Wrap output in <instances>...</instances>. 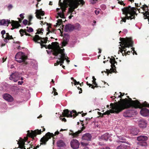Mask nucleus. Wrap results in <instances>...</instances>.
Wrapping results in <instances>:
<instances>
[{
	"label": "nucleus",
	"mask_w": 149,
	"mask_h": 149,
	"mask_svg": "<svg viewBox=\"0 0 149 149\" xmlns=\"http://www.w3.org/2000/svg\"><path fill=\"white\" fill-rule=\"evenodd\" d=\"M127 97L129 98L130 102H129L126 98L124 99H120L121 102H117L121 109H123V110H124L126 108L131 107H133L135 109L141 108L143 107H149V104H148L146 101L142 103H141L137 100H132L131 98H129V96H127Z\"/></svg>",
	"instance_id": "nucleus-1"
},
{
	"label": "nucleus",
	"mask_w": 149,
	"mask_h": 149,
	"mask_svg": "<svg viewBox=\"0 0 149 149\" xmlns=\"http://www.w3.org/2000/svg\"><path fill=\"white\" fill-rule=\"evenodd\" d=\"M135 8L134 7H131L130 6H129L128 7H125L122 9V11L123 13L125 15V18L123 19V17L121 18L122 19L121 22L123 21L124 22H126V19H134L135 18Z\"/></svg>",
	"instance_id": "nucleus-2"
},
{
	"label": "nucleus",
	"mask_w": 149,
	"mask_h": 149,
	"mask_svg": "<svg viewBox=\"0 0 149 149\" xmlns=\"http://www.w3.org/2000/svg\"><path fill=\"white\" fill-rule=\"evenodd\" d=\"M111 109L108 110L104 113V115H109L110 113H118L121 112L123 109H121L117 102L115 103H111L110 104Z\"/></svg>",
	"instance_id": "nucleus-3"
},
{
	"label": "nucleus",
	"mask_w": 149,
	"mask_h": 149,
	"mask_svg": "<svg viewBox=\"0 0 149 149\" xmlns=\"http://www.w3.org/2000/svg\"><path fill=\"white\" fill-rule=\"evenodd\" d=\"M64 49H63L61 50H60V51L58 52V53L56 55L59 61H57L56 63H54V65H57L60 63V66H62V64L64 63V61L67 58H68L67 55L64 52Z\"/></svg>",
	"instance_id": "nucleus-4"
},
{
	"label": "nucleus",
	"mask_w": 149,
	"mask_h": 149,
	"mask_svg": "<svg viewBox=\"0 0 149 149\" xmlns=\"http://www.w3.org/2000/svg\"><path fill=\"white\" fill-rule=\"evenodd\" d=\"M148 137L145 135H141L137 137L136 140L138 142H136L138 147H146L148 146L146 141Z\"/></svg>",
	"instance_id": "nucleus-5"
},
{
	"label": "nucleus",
	"mask_w": 149,
	"mask_h": 149,
	"mask_svg": "<svg viewBox=\"0 0 149 149\" xmlns=\"http://www.w3.org/2000/svg\"><path fill=\"white\" fill-rule=\"evenodd\" d=\"M15 58L19 63L23 62L22 64L23 66H25L27 64V62L25 61L27 57L22 52H18L15 56Z\"/></svg>",
	"instance_id": "nucleus-6"
},
{
	"label": "nucleus",
	"mask_w": 149,
	"mask_h": 149,
	"mask_svg": "<svg viewBox=\"0 0 149 149\" xmlns=\"http://www.w3.org/2000/svg\"><path fill=\"white\" fill-rule=\"evenodd\" d=\"M120 40L123 43L122 45H124L122 48L124 49V52H125L126 51V48L129 47L130 46L131 47L133 46V42L131 38H120Z\"/></svg>",
	"instance_id": "nucleus-7"
},
{
	"label": "nucleus",
	"mask_w": 149,
	"mask_h": 149,
	"mask_svg": "<svg viewBox=\"0 0 149 149\" xmlns=\"http://www.w3.org/2000/svg\"><path fill=\"white\" fill-rule=\"evenodd\" d=\"M47 37L42 38L40 37L38 35H36L33 38V40L36 43H39L41 46V48L43 47H46V45H44V44H46L47 41Z\"/></svg>",
	"instance_id": "nucleus-8"
},
{
	"label": "nucleus",
	"mask_w": 149,
	"mask_h": 149,
	"mask_svg": "<svg viewBox=\"0 0 149 149\" xmlns=\"http://www.w3.org/2000/svg\"><path fill=\"white\" fill-rule=\"evenodd\" d=\"M70 1L72 2V6L73 8V9H75L77 8L80 4H81L82 6L85 4V2L84 0H64L63 2L65 5L68 4V3Z\"/></svg>",
	"instance_id": "nucleus-9"
},
{
	"label": "nucleus",
	"mask_w": 149,
	"mask_h": 149,
	"mask_svg": "<svg viewBox=\"0 0 149 149\" xmlns=\"http://www.w3.org/2000/svg\"><path fill=\"white\" fill-rule=\"evenodd\" d=\"M48 46L49 48L52 49L53 50V54L54 55L57 54L60 50L62 49L59 48L58 43L57 42H52L51 45L49 44Z\"/></svg>",
	"instance_id": "nucleus-10"
},
{
	"label": "nucleus",
	"mask_w": 149,
	"mask_h": 149,
	"mask_svg": "<svg viewBox=\"0 0 149 149\" xmlns=\"http://www.w3.org/2000/svg\"><path fill=\"white\" fill-rule=\"evenodd\" d=\"M77 112L74 110H72L70 112L68 109H66L63 110V112L62 113V115L63 117H72L73 116L74 118L77 115Z\"/></svg>",
	"instance_id": "nucleus-11"
},
{
	"label": "nucleus",
	"mask_w": 149,
	"mask_h": 149,
	"mask_svg": "<svg viewBox=\"0 0 149 149\" xmlns=\"http://www.w3.org/2000/svg\"><path fill=\"white\" fill-rule=\"evenodd\" d=\"M54 136H55V135L52 133L48 132L46 134L45 136H44L40 139V141L41 142L40 143V144H44L45 145L46 142L48 140L50 139L51 137H53Z\"/></svg>",
	"instance_id": "nucleus-12"
},
{
	"label": "nucleus",
	"mask_w": 149,
	"mask_h": 149,
	"mask_svg": "<svg viewBox=\"0 0 149 149\" xmlns=\"http://www.w3.org/2000/svg\"><path fill=\"white\" fill-rule=\"evenodd\" d=\"M21 74L19 72H17L12 73L9 77L10 80L13 81L15 82H16L19 79Z\"/></svg>",
	"instance_id": "nucleus-13"
},
{
	"label": "nucleus",
	"mask_w": 149,
	"mask_h": 149,
	"mask_svg": "<svg viewBox=\"0 0 149 149\" xmlns=\"http://www.w3.org/2000/svg\"><path fill=\"white\" fill-rule=\"evenodd\" d=\"M42 129V131H41V130H37L34 131H32L31 132H30L29 131H28L29 136L32 137L36 136L37 134H40L42 132H43L45 131V128L43 127Z\"/></svg>",
	"instance_id": "nucleus-14"
},
{
	"label": "nucleus",
	"mask_w": 149,
	"mask_h": 149,
	"mask_svg": "<svg viewBox=\"0 0 149 149\" xmlns=\"http://www.w3.org/2000/svg\"><path fill=\"white\" fill-rule=\"evenodd\" d=\"M82 125L83 126V127H82L81 129L80 130H78L75 133L73 132V131L70 130V131L72 133H70V135L72 136H73V137H77L79 136L80 134L82 133L83 131L85 129V127L84 126V124Z\"/></svg>",
	"instance_id": "nucleus-15"
},
{
	"label": "nucleus",
	"mask_w": 149,
	"mask_h": 149,
	"mask_svg": "<svg viewBox=\"0 0 149 149\" xmlns=\"http://www.w3.org/2000/svg\"><path fill=\"white\" fill-rule=\"evenodd\" d=\"M71 147L73 149H77L80 145L79 142L76 139H73L70 142Z\"/></svg>",
	"instance_id": "nucleus-16"
},
{
	"label": "nucleus",
	"mask_w": 149,
	"mask_h": 149,
	"mask_svg": "<svg viewBox=\"0 0 149 149\" xmlns=\"http://www.w3.org/2000/svg\"><path fill=\"white\" fill-rule=\"evenodd\" d=\"M135 113V111L134 110H127L124 113L123 116L124 117L126 118L131 117Z\"/></svg>",
	"instance_id": "nucleus-17"
},
{
	"label": "nucleus",
	"mask_w": 149,
	"mask_h": 149,
	"mask_svg": "<svg viewBox=\"0 0 149 149\" xmlns=\"http://www.w3.org/2000/svg\"><path fill=\"white\" fill-rule=\"evenodd\" d=\"M36 14V17L39 19H41L40 16H43L44 15V12L42 11L41 9L40 10H36L35 13Z\"/></svg>",
	"instance_id": "nucleus-18"
},
{
	"label": "nucleus",
	"mask_w": 149,
	"mask_h": 149,
	"mask_svg": "<svg viewBox=\"0 0 149 149\" xmlns=\"http://www.w3.org/2000/svg\"><path fill=\"white\" fill-rule=\"evenodd\" d=\"M3 97L5 100L8 102H12L13 101V97L10 95L6 93L3 96Z\"/></svg>",
	"instance_id": "nucleus-19"
},
{
	"label": "nucleus",
	"mask_w": 149,
	"mask_h": 149,
	"mask_svg": "<svg viewBox=\"0 0 149 149\" xmlns=\"http://www.w3.org/2000/svg\"><path fill=\"white\" fill-rule=\"evenodd\" d=\"M91 138V135L89 133H86L84 134L82 136V139L86 141H90Z\"/></svg>",
	"instance_id": "nucleus-20"
},
{
	"label": "nucleus",
	"mask_w": 149,
	"mask_h": 149,
	"mask_svg": "<svg viewBox=\"0 0 149 149\" xmlns=\"http://www.w3.org/2000/svg\"><path fill=\"white\" fill-rule=\"evenodd\" d=\"M141 114L144 116H149V110L146 108L142 109L140 111Z\"/></svg>",
	"instance_id": "nucleus-21"
},
{
	"label": "nucleus",
	"mask_w": 149,
	"mask_h": 149,
	"mask_svg": "<svg viewBox=\"0 0 149 149\" xmlns=\"http://www.w3.org/2000/svg\"><path fill=\"white\" fill-rule=\"evenodd\" d=\"M73 30V25L70 24H68L65 25L64 28L65 31H72Z\"/></svg>",
	"instance_id": "nucleus-22"
},
{
	"label": "nucleus",
	"mask_w": 149,
	"mask_h": 149,
	"mask_svg": "<svg viewBox=\"0 0 149 149\" xmlns=\"http://www.w3.org/2000/svg\"><path fill=\"white\" fill-rule=\"evenodd\" d=\"M139 126L140 127L143 128L146 126L147 122L144 119H141L139 121Z\"/></svg>",
	"instance_id": "nucleus-23"
},
{
	"label": "nucleus",
	"mask_w": 149,
	"mask_h": 149,
	"mask_svg": "<svg viewBox=\"0 0 149 149\" xmlns=\"http://www.w3.org/2000/svg\"><path fill=\"white\" fill-rule=\"evenodd\" d=\"M12 22L11 26H12V27L11 28V30H13L15 28H17L20 26L18 21L12 20Z\"/></svg>",
	"instance_id": "nucleus-24"
},
{
	"label": "nucleus",
	"mask_w": 149,
	"mask_h": 149,
	"mask_svg": "<svg viewBox=\"0 0 149 149\" xmlns=\"http://www.w3.org/2000/svg\"><path fill=\"white\" fill-rule=\"evenodd\" d=\"M69 39V35L68 34H65L63 37V45L64 46H66L67 44Z\"/></svg>",
	"instance_id": "nucleus-25"
},
{
	"label": "nucleus",
	"mask_w": 149,
	"mask_h": 149,
	"mask_svg": "<svg viewBox=\"0 0 149 149\" xmlns=\"http://www.w3.org/2000/svg\"><path fill=\"white\" fill-rule=\"evenodd\" d=\"M10 23V20L9 19H3L0 20V25H7L8 26Z\"/></svg>",
	"instance_id": "nucleus-26"
},
{
	"label": "nucleus",
	"mask_w": 149,
	"mask_h": 149,
	"mask_svg": "<svg viewBox=\"0 0 149 149\" xmlns=\"http://www.w3.org/2000/svg\"><path fill=\"white\" fill-rule=\"evenodd\" d=\"M108 58H109L110 61H109L110 62L111 64V67L113 69L114 68H115V64H117V62L115 61V58L111 56V58H110L109 57H108Z\"/></svg>",
	"instance_id": "nucleus-27"
},
{
	"label": "nucleus",
	"mask_w": 149,
	"mask_h": 149,
	"mask_svg": "<svg viewBox=\"0 0 149 149\" xmlns=\"http://www.w3.org/2000/svg\"><path fill=\"white\" fill-rule=\"evenodd\" d=\"M109 137V135L108 133H106L101 136L100 139L102 140L107 141L108 140Z\"/></svg>",
	"instance_id": "nucleus-28"
},
{
	"label": "nucleus",
	"mask_w": 149,
	"mask_h": 149,
	"mask_svg": "<svg viewBox=\"0 0 149 149\" xmlns=\"http://www.w3.org/2000/svg\"><path fill=\"white\" fill-rule=\"evenodd\" d=\"M17 143L19 145V147L17 148H19L21 149H26L24 141H22L20 142H18Z\"/></svg>",
	"instance_id": "nucleus-29"
},
{
	"label": "nucleus",
	"mask_w": 149,
	"mask_h": 149,
	"mask_svg": "<svg viewBox=\"0 0 149 149\" xmlns=\"http://www.w3.org/2000/svg\"><path fill=\"white\" fill-rule=\"evenodd\" d=\"M26 29L23 30V29H21L19 30V32L21 34V36H24V33L26 36H31V35L30 34H28L26 32Z\"/></svg>",
	"instance_id": "nucleus-30"
},
{
	"label": "nucleus",
	"mask_w": 149,
	"mask_h": 149,
	"mask_svg": "<svg viewBox=\"0 0 149 149\" xmlns=\"http://www.w3.org/2000/svg\"><path fill=\"white\" fill-rule=\"evenodd\" d=\"M57 143L58 147H63L65 145V144L63 141L61 140L58 141L57 142Z\"/></svg>",
	"instance_id": "nucleus-31"
},
{
	"label": "nucleus",
	"mask_w": 149,
	"mask_h": 149,
	"mask_svg": "<svg viewBox=\"0 0 149 149\" xmlns=\"http://www.w3.org/2000/svg\"><path fill=\"white\" fill-rule=\"evenodd\" d=\"M74 30H79L81 28L80 24L79 23H77L74 25H73Z\"/></svg>",
	"instance_id": "nucleus-32"
},
{
	"label": "nucleus",
	"mask_w": 149,
	"mask_h": 149,
	"mask_svg": "<svg viewBox=\"0 0 149 149\" xmlns=\"http://www.w3.org/2000/svg\"><path fill=\"white\" fill-rule=\"evenodd\" d=\"M6 37L5 39V41L6 42L7 41V40H9L10 39H13L12 36H10L8 33H7L6 34Z\"/></svg>",
	"instance_id": "nucleus-33"
},
{
	"label": "nucleus",
	"mask_w": 149,
	"mask_h": 149,
	"mask_svg": "<svg viewBox=\"0 0 149 149\" xmlns=\"http://www.w3.org/2000/svg\"><path fill=\"white\" fill-rule=\"evenodd\" d=\"M116 149H127V146L126 145H120V146H118Z\"/></svg>",
	"instance_id": "nucleus-34"
},
{
	"label": "nucleus",
	"mask_w": 149,
	"mask_h": 149,
	"mask_svg": "<svg viewBox=\"0 0 149 149\" xmlns=\"http://www.w3.org/2000/svg\"><path fill=\"white\" fill-rule=\"evenodd\" d=\"M138 132V130L136 129H135L131 131V133L133 135H137Z\"/></svg>",
	"instance_id": "nucleus-35"
},
{
	"label": "nucleus",
	"mask_w": 149,
	"mask_h": 149,
	"mask_svg": "<svg viewBox=\"0 0 149 149\" xmlns=\"http://www.w3.org/2000/svg\"><path fill=\"white\" fill-rule=\"evenodd\" d=\"M118 142L125 143V138L122 137H119V140L117 141Z\"/></svg>",
	"instance_id": "nucleus-36"
},
{
	"label": "nucleus",
	"mask_w": 149,
	"mask_h": 149,
	"mask_svg": "<svg viewBox=\"0 0 149 149\" xmlns=\"http://www.w3.org/2000/svg\"><path fill=\"white\" fill-rule=\"evenodd\" d=\"M62 22V20L61 19H58L57 20V22L56 23V25H54V26L56 27L58 25H60L61 24Z\"/></svg>",
	"instance_id": "nucleus-37"
},
{
	"label": "nucleus",
	"mask_w": 149,
	"mask_h": 149,
	"mask_svg": "<svg viewBox=\"0 0 149 149\" xmlns=\"http://www.w3.org/2000/svg\"><path fill=\"white\" fill-rule=\"evenodd\" d=\"M26 28L27 29H26V30L28 32H33V29L31 27H27Z\"/></svg>",
	"instance_id": "nucleus-38"
},
{
	"label": "nucleus",
	"mask_w": 149,
	"mask_h": 149,
	"mask_svg": "<svg viewBox=\"0 0 149 149\" xmlns=\"http://www.w3.org/2000/svg\"><path fill=\"white\" fill-rule=\"evenodd\" d=\"M58 15L60 17H61V18H64L65 16L63 14V13H62L61 12H60V13H58Z\"/></svg>",
	"instance_id": "nucleus-39"
},
{
	"label": "nucleus",
	"mask_w": 149,
	"mask_h": 149,
	"mask_svg": "<svg viewBox=\"0 0 149 149\" xmlns=\"http://www.w3.org/2000/svg\"><path fill=\"white\" fill-rule=\"evenodd\" d=\"M72 10H70V9H69V11H70V13H71V15H72L73 14H75L76 13L75 11L74 10V9H73V7L72 6Z\"/></svg>",
	"instance_id": "nucleus-40"
},
{
	"label": "nucleus",
	"mask_w": 149,
	"mask_h": 149,
	"mask_svg": "<svg viewBox=\"0 0 149 149\" xmlns=\"http://www.w3.org/2000/svg\"><path fill=\"white\" fill-rule=\"evenodd\" d=\"M104 72L106 73H107V75H108V74H109V73H111L112 72H110V70H109V69H106V72H105V71H102V73H103V72Z\"/></svg>",
	"instance_id": "nucleus-41"
},
{
	"label": "nucleus",
	"mask_w": 149,
	"mask_h": 149,
	"mask_svg": "<svg viewBox=\"0 0 149 149\" xmlns=\"http://www.w3.org/2000/svg\"><path fill=\"white\" fill-rule=\"evenodd\" d=\"M74 45V42H70V47H73Z\"/></svg>",
	"instance_id": "nucleus-42"
},
{
	"label": "nucleus",
	"mask_w": 149,
	"mask_h": 149,
	"mask_svg": "<svg viewBox=\"0 0 149 149\" xmlns=\"http://www.w3.org/2000/svg\"><path fill=\"white\" fill-rule=\"evenodd\" d=\"M93 84L95 85V87H94V86H92V87H91V88H93V89H94V88H95V87H98V86H97V84L96 83V82L95 81H93Z\"/></svg>",
	"instance_id": "nucleus-43"
},
{
	"label": "nucleus",
	"mask_w": 149,
	"mask_h": 149,
	"mask_svg": "<svg viewBox=\"0 0 149 149\" xmlns=\"http://www.w3.org/2000/svg\"><path fill=\"white\" fill-rule=\"evenodd\" d=\"M23 23L24 25H26L28 23V21L26 19H24L23 21Z\"/></svg>",
	"instance_id": "nucleus-44"
},
{
	"label": "nucleus",
	"mask_w": 149,
	"mask_h": 149,
	"mask_svg": "<svg viewBox=\"0 0 149 149\" xmlns=\"http://www.w3.org/2000/svg\"><path fill=\"white\" fill-rule=\"evenodd\" d=\"M13 6L11 4L9 5L8 7L9 10H10L11 9H12L13 8Z\"/></svg>",
	"instance_id": "nucleus-45"
},
{
	"label": "nucleus",
	"mask_w": 149,
	"mask_h": 149,
	"mask_svg": "<svg viewBox=\"0 0 149 149\" xmlns=\"http://www.w3.org/2000/svg\"><path fill=\"white\" fill-rule=\"evenodd\" d=\"M7 57L6 56H4L3 58H2V63H3L4 61H6V59H7Z\"/></svg>",
	"instance_id": "nucleus-46"
},
{
	"label": "nucleus",
	"mask_w": 149,
	"mask_h": 149,
	"mask_svg": "<svg viewBox=\"0 0 149 149\" xmlns=\"http://www.w3.org/2000/svg\"><path fill=\"white\" fill-rule=\"evenodd\" d=\"M119 93H120V95L118 96V97H120L121 98H122L121 97L124 95V93H122L120 92Z\"/></svg>",
	"instance_id": "nucleus-47"
},
{
	"label": "nucleus",
	"mask_w": 149,
	"mask_h": 149,
	"mask_svg": "<svg viewBox=\"0 0 149 149\" xmlns=\"http://www.w3.org/2000/svg\"><path fill=\"white\" fill-rule=\"evenodd\" d=\"M24 13H22L19 15V16L22 19H23L24 18Z\"/></svg>",
	"instance_id": "nucleus-48"
},
{
	"label": "nucleus",
	"mask_w": 149,
	"mask_h": 149,
	"mask_svg": "<svg viewBox=\"0 0 149 149\" xmlns=\"http://www.w3.org/2000/svg\"><path fill=\"white\" fill-rule=\"evenodd\" d=\"M118 3L121 5H125V4H124L123 1H118Z\"/></svg>",
	"instance_id": "nucleus-49"
},
{
	"label": "nucleus",
	"mask_w": 149,
	"mask_h": 149,
	"mask_svg": "<svg viewBox=\"0 0 149 149\" xmlns=\"http://www.w3.org/2000/svg\"><path fill=\"white\" fill-rule=\"evenodd\" d=\"M74 84L75 85H76V84H80L79 82H77L75 80H74Z\"/></svg>",
	"instance_id": "nucleus-50"
},
{
	"label": "nucleus",
	"mask_w": 149,
	"mask_h": 149,
	"mask_svg": "<svg viewBox=\"0 0 149 149\" xmlns=\"http://www.w3.org/2000/svg\"><path fill=\"white\" fill-rule=\"evenodd\" d=\"M6 31L4 30H2L1 32V34L3 35H4Z\"/></svg>",
	"instance_id": "nucleus-51"
},
{
	"label": "nucleus",
	"mask_w": 149,
	"mask_h": 149,
	"mask_svg": "<svg viewBox=\"0 0 149 149\" xmlns=\"http://www.w3.org/2000/svg\"><path fill=\"white\" fill-rule=\"evenodd\" d=\"M123 32L125 33H127V30L125 29H124L123 30Z\"/></svg>",
	"instance_id": "nucleus-52"
},
{
	"label": "nucleus",
	"mask_w": 149,
	"mask_h": 149,
	"mask_svg": "<svg viewBox=\"0 0 149 149\" xmlns=\"http://www.w3.org/2000/svg\"><path fill=\"white\" fill-rule=\"evenodd\" d=\"M95 13L96 15H97L99 14L100 11L99 10L97 11V10H95Z\"/></svg>",
	"instance_id": "nucleus-53"
},
{
	"label": "nucleus",
	"mask_w": 149,
	"mask_h": 149,
	"mask_svg": "<svg viewBox=\"0 0 149 149\" xmlns=\"http://www.w3.org/2000/svg\"><path fill=\"white\" fill-rule=\"evenodd\" d=\"M23 83V81H19L18 82V85H22Z\"/></svg>",
	"instance_id": "nucleus-54"
},
{
	"label": "nucleus",
	"mask_w": 149,
	"mask_h": 149,
	"mask_svg": "<svg viewBox=\"0 0 149 149\" xmlns=\"http://www.w3.org/2000/svg\"><path fill=\"white\" fill-rule=\"evenodd\" d=\"M41 33H43V32H42V31H39V30L38 31H37V32L36 33L38 34H40Z\"/></svg>",
	"instance_id": "nucleus-55"
},
{
	"label": "nucleus",
	"mask_w": 149,
	"mask_h": 149,
	"mask_svg": "<svg viewBox=\"0 0 149 149\" xmlns=\"http://www.w3.org/2000/svg\"><path fill=\"white\" fill-rule=\"evenodd\" d=\"M61 119H62L63 121H64L65 122L66 121V120L65 118H60Z\"/></svg>",
	"instance_id": "nucleus-56"
},
{
	"label": "nucleus",
	"mask_w": 149,
	"mask_h": 149,
	"mask_svg": "<svg viewBox=\"0 0 149 149\" xmlns=\"http://www.w3.org/2000/svg\"><path fill=\"white\" fill-rule=\"evenodd\" d=\"M119 49H120V50H119V51H120V52H121V53H122V54H123V49H121V47H119Z\"/></svg>",
	"instance_id": "nucleus-57"
},
{
	"label": "nucleus",
	"mask_w": 149,
	"mask_h": 149,
	"mask_svg": "<svg viewBox=\"0 0 149 149\" xmlns=\"http://www.w3.org/2000/svg\"><path fill=\"white\" fill-rule=\"evenodd\" d=\"M33 18V17L32 16H30L29 17V21H31Z\"/></svg>",
	"instance_id": "nucleus-58"
},
{
	"label": "nucleus",
	"mask_w": 149,
	"mask_h": 149,
	"mask_svg": "<svg viewBox=\"0 0 149 149\" xmlns=\"http://www.w3.org/2000/svg\"><path fill=\"white\" fill-rule=\"evenodd\" d=\"M86 84L88 86H89V87H90L91 86H92V85L91 84H89L88 82H86Z\"/></svg>",
	"instance_id": "nucleus-59"
},
{
	"label": "nucleus",
	"mask_w": 149,
	"mask_h": 149,
	"mask_svg": "<svg viewBox=\"0 0 149 149\" xmlns=\"http://www.w3.org/2000/svg\"><path fill=\"white\" fill-rule=\"evenodd\" d=\"M62 10L63 12H65L66 10V8L63 7L62 8Z\"/></svg>",
	"instance_id": "nucleus-60"
},
{
	"label": "nucleus",
	"mask_w": 149,
	"mask_h": 149,
	"mask_svg": "<svg viewBox=\"0 0 149 149\" xmlns=\"http://www.w3.org/2000/svg\"><path fill=\"white\" fill-rule=\"evenodd\" d=\"M93 80L92 81L93 82L95 81L96 80V79L95 78L94 76L93 77Z\"/></svg>",
	"instance_id": "nucleus-61"
},
{
	"label": "nucleus",
	"mask_w": 149,
	"mask_h": 149,
	"mask_svg": "<svg viewBox=\"0 0 149 149\" xmlns=\"http://www.w3.org/2000/svg\"><path fill=\"white\" fill-rule=\"evenodd\" d=\"M59 133V132L58 131H56L55 132V134L56 135L58 134Z\"/></svg>",
	"instance_id": "nucleus-62"
},
{
	"label": "nucleus",
	"mask_w": 149,
	"mask_h": 149,
	"mask_svg": "<svg viewBox=\"0 0 149 149\" xmlns=\"http://www.w3.org/2000/svg\"><path fill=\"white\" fill-rule=\"evenodd\" d=\"M54 95H58V93L57 92H56V91L54 92Z\"/></svg>",
	"instance_id": "nucleus-63"
},
{
	"label": "nucleus",
	"mask_w": 149,
	"mask_h": 149,
	"mask_svg": "<svg viewBox=\"0 0 149 149\" xmlns=\"http://www.w3.org/2000/svg\"><path fill=\"white\" fill-rule=\"evenodd\" d=\"M104 149H110L109 147H105V148H104Z\"/></svg>",
	"instance_id": "nucleus-64"
}]
</instances>
